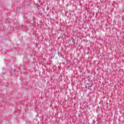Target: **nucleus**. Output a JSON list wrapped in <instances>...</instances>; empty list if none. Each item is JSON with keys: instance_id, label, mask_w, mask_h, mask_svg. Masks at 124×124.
I'll return each instance as SVG.
<instances>
[{"instance_id": "obj_2", "label": "nucleus", "mask_w": 124, "mask_h": 124, "mask_svg": "<svg viewBox=\"0 0 124 124\" xmlns=\"http://www.w3.org/2000/svg\"><path fill=\"white\" fill-rule=\"evenodd\" d=\"M58 39H60V37H58Z\"/></svg>"}, {"instance_id": "obj_4", "label": "nucleus", "mask_w": 124, "mask_h": 124, "mask_svg": "<svg viewBox=\"0 0 124 124\" xmlns=\"http://www.w3.org/2000/svg\"><path fill=\"white\" fill-rule=\"evenodd\" d=\"M87 85H89V83H87Z\"/></svg>"}, {"instance_id": "obj_3", "label": "nucleus", "mask_w": 124, "mask_h": 124, "mask_svg": "<svg viewBox=\"0 0 124 124\" xmlns=\"http://www.w3.org/2000/svg\"><path fill=\"white\" fill-rule=\"evenodd\" d=\"M118 82L119 83V82H120V81H118Z\"/></svg>"}, {"instance_id": "obj_1", "label": "nucleus", "mask_w": 124, "mask_h": 124, "mask_svg": "<svg viewBox=\"0 0 124 124\" xmlns=\"http://www.w3.org/2000/svg\"><path fill=\"white\" fill-rule=\"evenodd\" d=\"M90 88H92L93 87V85H91V86H89Z\"/></svg>"}]
</instances>
